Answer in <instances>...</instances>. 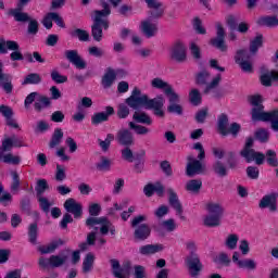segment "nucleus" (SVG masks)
Wrapping results in <instances>:
<instances>
[{
	"label": "nucleus",
	"mask_w": 278,
	"mask_h": 278,
	"mask_svg": "<svg viewBox=\"0 0 278 278\" xmlns=\"http://www.w3.org/2000/svg\"><path fill=\"white\" fill-rule=\"evenodd\" d=\"M0 88L5 91L7 94H12L14 85H12V76L3 73V63L0 61Z\"/></svg>",
	"instance_id": "nucleus-22"
},
{
	"label": "nucleus",
	"mask_w": 278,
	"mask_h": 278,
	"mask_svg": "<svg viewBox=\"0 0 278 278\" xmlns=\"http://www.w3.org/2000/svg\"><path fill=\"white\" fill-rule=\"evenodd\" d=\"M144 220H147V216L138 215L134 217L130 223L131 227H136L134 231V238L140 242H144V240H149L151 237V226H149V224L140 225V223H144Z\"/></svg>",
	"instance_id": "nucleus-7"
},
{
	"label": "nucleus",
	"mask_w": 278,
	"mask_h": 278,
	"mask_svg": "<svg viewBox=\"0 0 278 278\" xmlns=\"http://www.w3.org/2000/svg\"><path fill=\"white\" fill-rule=\"evenodd\" d=\"M110 264H111L113 276L115 278H127V276L129 275V269L131 268L129 263L121 266V262H118V260L112 258L110 260Z\"/></svg>",
	"instance_id": "nucleus-18"
},
{
	"label": "nucleus",
	"mask_w": 278,
	"mask_h": 278,
	"mask_svg": "<svg viewBox=\"0 0 278 278\" xmlns=\"http://www.w3.org/2000/svg\"><path fill=\"white\" fill-rule=\"evenodd\" d=\"M141 31L147 38H153L157 34V24L151 23V21L141 22Z\"/></svg>",
	"instance_id": "nucleus-30"
},
{
	"label": "nucleus",
	"mask_w": 278,
	"mask_h": 278,
	"mask_svg": "<svg viewBox=\"0 0 278 278\" xmlns=\"http://www.w3.org/2000/svg\"><path fill=\"white\" fill-rule=\"evenodd\" d=\"M144 157H147V151L144 150H141L140 153L134 154V157H132V162H135L134 170L135 173H137V175L144 173V163L147 162Z\"/></svg>",
	"instance_id": "nucleus-27"
},
{
	"label": "nucleus",
	"mask_w": 278,
	"mask_h": 278,
	"mask_svg": "<svg viewBox=\"0 0 278 278\" xmlns=\"http://www.w3.org/2000/svg\"><path fill=\"white\" fill-rule=\"evenodd\" d=\"M277 192H271L263 195V198L258 202L260 210H268L271 213L277 212Z\"/></svg>",
	"instance_id": "nucleus-15"
},
{
	"label": "nucleus",
	"mask_w": 278,
	"mask_h": 278,
	"mask_svg": "<svg viewBox=\"0 0 278 278\" xmlns=\"http://www.w3.org/2000/svg\"><path fill=\"white\" fill-rule=\"evenodd\" d=\"M165 97H167L168 101H169V105L173 104H177L179 103V94H177V92H175V90L172 87H167L165 89Z\"/></svg>",
	"instance_id": "nucleus-53"
},
{
	"label": "nucleus",
	"mask_w": 278,
	"mask_h": 278,
	"mask_svg": "<svg viewBox=\"0 0 278 278\" xmlns=\"http://www.w3.org/2000/svg\"><path fill=\"white\" fill-rule=\"evenodd\" d=\"M94 267V254L91 252L87 253L83 261V273L86 275Z\"/></svg>",
	"instance_id": "nucleus-43"
},
{
	"label": "nucleus",
	"mask_w": 278,
	"mask_h": 278,
	"mask_svg": "<svg viewBox=\"0 0 278 278\" xmlns=\"http://www.w3.org/2000/svg\"><path fill=\"white\" fill-rule=\"evenodd\" d=\"M0 114L5 118V126L10 127L11 129H18L21 130V126L18 122L14 118V110L9 105L1 104L0 105Z\"/></svg>",
	"instance_id": "nucleus-16"
},
{
	"label": "nucleus",
	"mask_w": 278,
	"mask_h": 278,
	"mask_svg": "<svg viewBox=\"0 0 278 278\" xmlns=\"http://www.w3.org/2000/svg\"><path fill=\"white\" fill-rule=\"evenodd\" d=\"M39 84H42V76L38 73H29L22 81V86H39Z\"/></svg>",
	"instance_id": "nucleus-36"
},
{
	"label": "nucleus",
	"mask_w": 278,
	"mask_h": 278,
	"mask_svg": "<svg viewBox=\"0 0 278 278\" xmlns=\"http://www.w3.org/2000/svg\"><path fill=\"white\" fill-rule=\"evenodd\" d=\"M63 207L67 214H72L76 220L84 216V206L81 203L77 202L76 199L70 198L65 200Z\"/></svg>",
	"instance_id": "nucleus-14"
},
{
	"label": "nucleus",
	"mask_w": 278,
	"mask_h": 278,
	"mask_svg": "<svg viewBox=\"0 0 278 278\" xmlns=\"http://www.w3.org/2000/svg\"><path fill=\"white\" fill-rule=\"evenodd\" d=\"M116 140L118 144L122 147H125L121 153H122V159L125 162H129L130 164L134 162V151H131V148L134 144V134L130 132L129 129H121L117 132Z\"/></svg>",
	"instance_id": "nucleus-4"
},
{
	"label": "nucleus",
	"mask_w": 278,
	"mask_h": 278,
	"mask_svg": "<svg viewBox=\"0 0 278 278\" xmlns=\"http://www.w3.org/2000/svg\"><path fill=\"white\" fill-rule=\"evenodd\" d=\"M170 60L178 64H184L188 60V53L186 52V45L180 40L175 41L169 50Z\"/></svg>",
	"instance_id": "nucleus-11"
},
{
	"label": "nucleus",
	"mask_w": 278,
	"mask_h": 278,
	"mask_svg": "<svg viewBox=\"0 0 278 278\" xmlns=\"http://www.w3.org/2000/svg\"><path fill=\"white\" fill-rule=\"evenodd\" d=\"M168 203L172 208L175 210L176 216H179L180 220H186V216H184V205H181V201L179 200V195L173 187L166 189Z\"/></svg>",
	"instance_id": "nucleus-12"
},
{
	"label": "nucleus",
	"mask_w": 278,
	"mask_h": 278,
	"mask_svg": "<svg viewBox=\"0 0 278 278\" xmlns=\"http://www.w3.org/2000/svg\"><path fill=\"white\" fill-rule=\"evenodd\" d=\"M72 38H78L80 42H88L90 40V33L86 29L76 28L70 33Z\"/></svg>",
	"instance_id": "nucleus-41"
},
{
	"label": "nucleus",
	"mask_w": 278,
	"mask_h": 278,
	"mask_svg": "<svg viewBox=\"0 0 278 278\" xmlns=\"http://www.w3.org/2000/svg\"><path fill=\"white\" fill-rule=\"evenodd\" d=\"M16 49V41L5 40V37L0 36V55H5L8 51Z\"/></svg>",
	"instance_id": "nucleus-39"
},
{
	"label": "nucleus",
	"mask_w": 278,
	"mask_h": 278,
	"mask_svg": "<svg viewBox=\"0 0 278 278\" xmlns=\"http://www.w3.org/2000/svg\"><path fill=\"white\" fill-rule=\"evenodd\" d=\"M251 53L247 49L237 50L235 55V62L240 66L243 73H253V63L250 62Z\"/></svg>",
	"instance_id": "nucleus-10"
},
{
	"label": "nucleus",
	"mask_w": 278,
	"mask_h": 278,
	"mask_svg": "<svg viewBox=\"0 0 278 278\" xmlns=\"http://www.w3.org/2000/svg\"><path fill=\"white\" fill-rule=\"evenodd\" d=\"M238 268H245L247 270H255V268H257V263H255L251 258H244L239 261Z\"/></svg>",
	"instance_id": "nucleus-62"
},
{
	"label": "nucleus",
	"mask_w": 278,
	"mask_h": 278,
	"mask_svg": "<svg viewBox=\"0 0 278 278\" xmlns=\"http://www.w3.org/2000/svg\"><path fill=\"white\" fill-rule=\"evenodd\" d=\"M96 168L101 172H108L110 168H112V161L105 156H102L101 161L96 164Z\"/></svg>",
	"instance_id": "nucleus-63"
},
{
	"label": "nucleus",
	"mask_w": 278,
	"mask_h": 278,
	"mask_svg": "<svg viewBox=\"0 0 278 278\" xmlns=\"http://www.w3.org/2000/svg\"><path fill=\"white\" fill-rule=\"evenodd\" d=\"M11 177H12V181L10 186L11 192L13 193L18 192L21 190V176L18 175V172L16 170L11 172Z\"/></svg>",
	"instance_id": "nucleus-49"
},
{
	"label": "nucleus",
	"mask_w": 278,
	"mask_h": 278,
	"mask_svg": "<svg viewBox=\"0 0 278 278\" xmlns=\"http://www.w3.org/2000/svg\"><path fill=\"white\" fill-rule=\"evenodd\" d=\"M50 77H51L52 81H54V84H66V81H68V76L60 74V72H58V70H53L50 73Z\"/></svg>",
	"instance_id": "nucleus-60"
},
{
	"label": "nucleus",
	"mask_w": 278,
	"mask_h": 278,
	"mask_svg": "<svg viewBox=\"0 0 278 278\" xmlns=\"http://www.w3.org/2000/svg\"><path fill=\"white\" fill-rule=\"evenodd\" d=\"M240 129H242V126L236 122L231 123L229 126V116L226 113H222L217 117V131L219 135L226 137L231 134L233 138H238Z\"/></svg>",
	"instance_id": "nucleus-6"
},
{
	"label": "nucleus",
	"mask_w": 278,
	"mask_h": 278,
	"mask_svg": "<svg viewBox=\"0 0 278 278\" xmlns=\"http://www.w3.org/2000/svg\"><path fill=\"white\" fill-rule=\"evenodd\" d=\"M186 247L187 250L190 251V255L185 260L189 275L192 278H198L199 275H201V270H203V263H201V258L199 257V254H197V243H194V241H189L186 243Z\"/></svg>",
	"instance_id": "nucleus-3"
},
{
	"label": "nucleus",
	"mask_w": 278,
	"mask_h": 278,
	"mask_svg": "<svg viewBox=\"0 0 278 278\" xmlns=\"http://www.w3.org/2000/svg\"><path fill=\"white\" fill-rule=\"evenodd\" d=\"M201 188H203V180L201 179H191L185 186V190L190 192V194H199Z\"/></svg>",
	"instance_id": "nucleus-35"
},
{
	"label": "nucleus",
	"mask_w": 278,
	"mask_h": 278,
	"mask_svg": "<svg viewBox=\"0 0 278 278\" xmlns=\"http://www.w3.org/2000/svg\"><path fill=\"white\" fill-rule=\"evenodd\" d=\"M254 142H255V139H254L253 137H248V138L245 139L244 147H243V149L240 151L241 157H249V154H250L252 151H255V149H253Z\"/></svg>",
	"instance_id": "nucleus-48"
},
{
	"label": "nucleus",
	"mask_w": 278,
	"mask_h": 278,
	"mask_svg": "<svg viewBox=\"0 0 278 278\" xmlns=\"http://www.w3.org/2000/svg\"><path fill=\"white\" fill-rule=\"evenodd\" d=\"M114 115V108L106 106L105 112L94 113L91 117V125H101V123H106L110 121V116Z\"/></svg>",
	"instance_id": "nucleus-26"
},
{
	"label": "nucleus",
	"mask_w": 278,
	"mask_h": 278,
	"mask_svg": "<svg viewBox=\"0 0 278 278\" xmlns=\"http://www.w3.org/2000/svg\"><path fill=\"white\" fill-rule=\"evenodd\" d=\"M104 223H108V218L90 216L86 219L85 225L92 229L96 225H104Z\"/></svg>",
	"instance_id": "nucleus-51"
},
{
	"label": "nucleus",
	"mask_w": 278,
	"mask_h": 278,
	"mask_svg": "<svg viewBox=\"0 0 278 278\" xmlns=\"http://www.w3.org/2000/svg\"><path fill=\"white\" fill-rule=\"evenodd\" d=\"M164 251V245L162 244H146L139 248L140 255H155Z\"/></svg>",
	"instance_id": "nucleus-34"
},
{
	"label": "nucleus",
	"mask_w": 278,
	"mask_h": 278,
	"mask_svg": "<svg viewBox=\"0 0 278 278\" xmlns=\"http://www.w3.org/2000/svg\"><path fill=\"white\" fill-rule=\"evenodd\" d=\"M243 157L248 164H251V162H255L257 166H262V164H264V161L266 160V154L253 150L248 154V156Z\"/></svg>",
	"instance_id": "nucleus-33"
},
{
	"label": "nucleus",
	"mask_w": 278,
	"mask_h": 278,
	"mask_svg": "<svg viewBox=\"0 0 278 278\" xmlns=\"http://www.w3.org/2000/svg\"><path fill=\"white\" fill-rule=\"evenodd\" d=\"M116 75H118V73H116L114 68L108 67L104 75L102 76L101 86L104 89L112 88V86H114V81H116Z\"/></svg>",
	"instance_id": "nucleus-28"
},
{
	"label": "nucleus",
	"mask_w": 278,
	"mask_h": 278,
	"mask_svg": "<svg viewBox=\"0 0 278 278\" xmlns=\"http://www.w3.org/2000/svg\"><path fill=\"white\" fill-rule=\"evenodd\" d=\"M215 264H219L220 266H229L231 264V258L227 253L222 252L214 258Z\"/></svg>",
	"instance_id": "nucleus-61"
},
{
	"label": "nucleus",
	"mask_w": 278,
	"mask_h": 278,
	"mask_svg": "<svg viewBox=\"0 0 278 278\" xmlns=\"http://www.w3.org/2000/svg\"><path fill=\"white\" fill-rule=\"evenodd\" d=\"M3 190H4L3 185L0 184V203L1 205H3V207H8L10 205V202L12 201V193L10 192L3 193Z\"/></svg>",
	"instance_id": "nucleus-58"
},
{
	"label": "nucleus",
	"mask_w": 278,
	"mask_h": 278,
	"mask_svg": "<svg viewBox=\"0 0 278 278\" xmlns=\"http://www.w3.org/2000/svg\"><path fill=\"white\" fill-rule=\"evenodd\" d=\"M60 247H64V240L62 239H54L47 245H38L37 251L41 255H49L51 253H55Z\"/></svg>",
	"instance_id": "nucleus-24"
},
{
	"label": "nucleus",
	"mask_w": 278,
	"mask_h": 278,
	"mask_svg": "<svg viewBox=\"0 0 278 278\" xmlns=\"http://www.w3.org/2000/svg\"><path fill=\"white\" fill-rule=\"evenodd\" d=\"M210 77H212V74L206 70H202L201 72L195 74L197 86H205L203 90L204 94H210V92H212V90H215V88H218V86H220V81H223V75L220 74H216V76L213 77L211 81Z\"/></svg>",
	"instance_id": "nucleus-5"
},
{
	"label": "nucleus",
	"mask_w": 278,
	"mask_h": 278,
	"mask_svg": "<svg viewBox=\"0 0 278 278\" xmlns=\"http://www.w3.org/2000/svg\"><path fill=\"white\" fill-rule=\"evenodd\" d=\"M251 116L254 123H270L273 131H278V109L265 112L264 105L252 108Z\"/></svg>",
	"instance_id": "nucleus-2"
},
{
	"label": "nucleus",
	"mask_w": 278,
	"mask_h": 278,
	"mask_svg": "<svg viewBox=\"0 0 278 278\" xmlns=\"http://www.w3.org/2000/svg\"><path fill=\"white\" fill-rule=\"evenodd\" d=\"M254 138L262 144H266V142L270 140V134L266 130V128H258L254 132Z\"/></svg>",
	"instance_id": "nucleus-46"
},
{
	"label": "nucleus",
	"mask_w": 278,
	"mask_h": 278,
	"mask_svg": "<svg viewBox=\"0 0 278 278\" xmlns=\"http://www.w3.org/2000/svg\"><path fill=\"white\" fill-rule=\"evenodd\" d=\"M24 9H11L9 11L10 16H13L14 21H16V23H28V21H30V16L28 13L23 12Z\"/></svg>",
	"instance_id": "nucleus-32"
},
{
	"label": "nucleus",
	"mask_w": 278,
	"mask_h": 278,
	"mask_svg": "<svg viewBox=\"0 0 278 278\" xmlns=\"http://www.w3.org/2000/svg\"><path fill=\"white\" fill-rule=\"evenodd\" d=\"M68 261L66 255L52 254L49 257L40 256L38 258V266L40 270H49V268H61Z\"/></svg>",
	"instance_id": "nucleus-9"
},
{
	"label": "nucleus",
	"mask_w": 278,
	"mask_h": 278,
	"mask_svg": "<svg viewBox=\"0 0 278 278\" xmlns=\"http://www.w3.org/2000/svg\"><path fill=\"white\" fill-rule=\"evenodd\" d=\"M220 216L218 215H207L204 218L205 227H218L220 225Z\"/></svg>",
	"instance_id": "nucleus-56"
},
{
	"label": "nucleus",
	"mask_w": 278,
	"mask_h": 278,
	"mask_svg": "<svg viewBox=\"0 0 278 278\" xmlns=\"http://www.w3.org/2000/svg\"><path fill=\"white\" fill-rule=\"evenodd\" d=\"M1 160L4 164H12L13 166H18V164H21V156L13 155L12 153L2 155Z\"/></svg>",
	"instance_id": "nucleus-55"
},
{
	"label": "nucleus",
	"mask_w": 278,
	"mask_h": 278,
	"mask_svg": "<svg viewBox=\"0 0 278 278\" xmlns=\"http://www.w3.org/2000/svg\"><path fill=\"white\" fill-rule=\"evenodd\" d=\"M265 157L268 166H271L273 168H277L278 160H277V152H275V150H267L265 153Z\"/></svg>",
	"instance_id": "nucleus-52"
},
{
	"label": "nucleus",
	"mask_w": 278,
	"mask_h": 278,
	"mask_svg": "<svg viewBox=\"0 0 278 278\" xmlns=\"http://www.w3.org/2000/svg\"><path fill=\"white\" fill-rule=\"evenodd\" d=\"M35 190L37 192V197H42L47 190H49V182L47 179L42 178L37 181V185L35 187Z\"/></svg>",
	"instance_id": "nucleus-54"
},
{
	"label": "nucleus",
	"mask_w": 278,
	"mask_h": 278,
	"mask_svg": "<svg viewBox=\"0 0 278 278\" xmlns=\"http://www.w3.org/2000/svg\"><path fill=\"white\" fill-rule=\"evenodd\" d=\"M147 7L149 8V20L157 21V18H162L164 16V9L162 8V2L160 0H144Z\"/></svg>",
	"instance_id": "nucleus-17"
},
{
	"label": "nucleus",
	"mask_w": 278,
	"mask_h": 278,
	"mask_svg": "<svg viewBox=\"0 0 278 278\" xmlns=\"http://www.w3.org/2000/svg\"><path fill=\"white\" fill-rule=\"evenodd\" d=\"M63 138L64 131L62 130V128H55L49 142L50 149H55V147H60V144H62Z\"/></svg>",
	"instance_id": "nucleus-38"
},
{
	"label": "nucleus",
	"mask_w": 278,
	"mask_h": 278,
	"mask_svg": "<svg viewBox=\"0 0 278 278\" xmlns=\"http://www.w3.org/2000/svg\"><path fill=\"white\" fill-rule=\"evenodd\" d=\"M151 86L152 88H157V90H163L164 92H166V88L172 87L168 83L164 81L160 77L153 78L151 81Z\"/></svg>",
	"instance_id": "nucleus-57"
},
{
	"label": "nucleus",
	"mask_w": 278,
	"mask_h": 278,
	"mask_svg": "<svg viewBox=\"0 0 278 278\" xmlns=\"http://www.w3.org/2000/svg\"><path fill=\"white\" fill-rule=\"evenodd\" d=\"M34 108L35 112H42L47 108H51V98L39 94L37 101L34 103Z\"/></svg>",
	"instance_id": "nucleus-37"
},
{
	"label": "nucleus",
	"mask_w": 278,
	"mask_h": 278,
	"mask_svg": "<svg viewBox=\"0 0 278 278\" xmlns=\"http://www.w3.org/2000/svg\"><path fill=\"white\" fill-rule=\"evenodd\" d=\"M226 23L232 31L237 30L239 34H247V31H249V24L247 22H241L238 24V18L233 15H228L226 17Z\"/></svg>",
	"instance_id": "nucleus-23"
},
{
	"label": "nucleus",
	"mask_w": 278,
	"mask_h": 278,
	"mask_svg": "<svg viewBox=\"0 0 278 278\" xmlns=\"http://www.w3.org/2000/svg\"><path fill=\"white\" fill-rule=\"evenodd\" d=\"M165 191L166 189L161 181H156L155 184L150 182L143 187V193L148 197V199H151V197H153L154 194L162 199Z\"/></svg>",
	"instance_id": "nucleus-19"
},
{
	"label": "nucleus",
	"mask_w": 278,
	"mask_h": 278,
	"mask_svg": "<svg viewBox=\"0 0 278 278\" xmlns=\"http://www.w3.org/2000/svg\"><path fill=\"white\" fill-rule=\"evenodd\" d=\"M201 173H203V163L197 159L188 157L186 167L187 177H194V175H201Z\"/></svg>",
	"instance_id": "nucleus-21"
},
{
	"label": "nucleus",
	"mask_w": 278,
	"mask_h": 278,
	"mask_svg": "<svg viewBox=\"0 0 278 278\" xmlns=\"http://www.w3.org/2000/svg\"><path fill=\"white\" fill-rule=\"evenodd\" d=\"M14 148V142L12 141V138H5L2 141V146L0 147V160L1 157H3V153L8 152V151H12V149Z\"/></svg>",
	"instance_id": "nucleus-64"
},
{
	"label": "nucleus",
	"mask_w": 278,
	"mask_h": 278,
	"mask_svg": "<svg viewBox=\"0 0 278 278\" xmlns=\"http://www.w3.org/2000/svg\"><path fill=\"white\" fill-rule=\"evenodd\" d=\"M28 242L30 244H38V223H31L28 226Z\"/></svg>",
	"instance_id": "nucleus-42"
},
{
	"label": "nucleus",
	"mask_w": 278,
	"mask_h": 278,
	"mask_svg": "<svg viewBox=\"0 0 278 278\" xmlns=\"http://www.w3.org/2000/svg\"><path fill=\"white\" fill-rule=\"evenodd\" d=\"M260 81L262 86H265V88H270V86H273V81H278V72L271 71L262 74Z\"/></svg>",
	"instance_id": "nucleus-31"
},
{
	"label": "nucleus",
	"mask_w": 278,
	"mask_h": 278,
	"mask_svg": "<svg viewBox=\"0 0 278 278\" xmlns=\"http://www.w3.org/2000/svg\"><path fill=\"white\" fill-rule=\"evenodd\" d=\"M128 127L137 134V136H146V134H149V128L147 126L137 125L134 122H129Z\"/></svg>",
	"instance_id": "nucleus-59"
},
{
	"label": "nucleus",
	"mask_w": 278,
	"mask_h": 278,
	"mask_svg": "<svg viewBox=\"0 0 278 278\" xmlns=\"http://www.w3.org/2000/svg\"><path fill=\"white\" fill-rule=\"evenodd\" d=\"M210 45L211 47L218 49V51H222V53L227 51V43H225V28L223 27V24H216V37L210 40Z\"/></svg>",
	"instance_id": "nucleus-13"
},
{
	"label": "nucleus",
	"mask_w": 278,
	"mask_h": 278,
	"mask_svg": "<svg viewBox=\"0 0 278 278\" xmlns=\"http://www.w3.org/2000/svg\"><path fill=\"white\" fill-rule=\"evenodd\" d=\"M256 25H258V27H277V15H263L257 18Z\"/></svg>",
	"instance_id": "nucleus-29"
},
{
	"label": "nucleus",
	"mask_w": 278,
	"mask_h": 278,
	"mask_svg": "<svg viewBox=\"0 0 278 278\" xmlns=\"http://www.w3.org/2000/svg\"><path fill=\"white\" fill-rule=\"evenodd\" d=\"M213 170L218 177H227L229 173L227 165H225L220 160L215 161V164H213Z\"/></svg>",
	"instance_id": "nucleus-44"
},
{
	"label": "nucleus",
	"mask_w": 278,
	"mask_h": 278,
	"mask_svg": "<svg viewBox=\"0 0 278 278\" xmlns=\"http://www.w3.org/2000/svg\"><path fill=\"white\" fill-rule=\"evenodd\" d=\"M132 118H134V121H136V123H141L142 125H152L153 124L151 116H149L147 113L135 112L132 115Z\"/></svg>",
	"instance_id": "nucleus-50"
},
{
	"label": "nucleus",
	"mask_w": 278,
	"mask_h": 278,
	"mask_svg": "<svg viewBox=\"0 0 278 278\" xmlns=\"http://www.w3.org/2000/svg\"><path fill=\"white\" fill-rule=\"evenodd\" d=\"M102 10H94L91 25V36L96 42H101L103 40V29L108 31L110 29V21L105 20L110 14H112V9L106 1L101 2Z\"/></svg>",
	"instance_id": "nucleus-1"
},
{
	"label": "nucleus",
	"mask_w": 278,
	"mask_h": 278,
	"mask_svg": "<svg viewBox=\"0 0 278 278\" xmlns=\"http://www.w3.org/2000/svg\"><path fill=\"white\" fill-rule=\"evenodd\" d=\"M65 58L66 60H68V62H71V64L76 66V68H79V70L86 68V61L81 59L77 50H66Z\"/></svg>",
	"instance_id": "nucleus-25"
},
{
	"label": "nucleus",
	"mask_w": 278,
	"mask_h": 278,
	"mask_svg": "<svg viewBox=\"0 0 278 278\" xmlns=\"http://www.w3.org/2000/svg\"><path fill=\"white\" fill-rule=\"evenodd\" d=\"M141 94L142 91L138 87H135L131 94L125 100L126 105L131 108V110H140V108H144L147 110L150 101L149 96Z\"/></svg>",
	"instance_id": "nucleus-8"
},
{
	"label": "nucleus",
	"mask_w": 278,
	"mask_h": 278,
	"mask_svg": "<svg viewBox=\"0 0 278 278\" xmlns=\"http://www.w3.org/2000/svg\"><path fill=\"white\" fill-rule=\"evenodd\" d=\"M261 47H264V35L258 34L250 41V53H257L260 51Z\"/></svg>",
	"instance_id": "nucleus-40"
},
{
	"label": "nucleus",
	"mask_w": 278,
	"mask_h": 278,
	"mask_svg": "<svg viewBox=\"0 0 278 278\" xmlns=\"http://www.w3.org/2000/svg\"><path fill=\"white\" fill-rule=\"evenodd\" d=\"M164 98L162 96H157L156 98L150 99L148 102V106L146 110H154V116H159V118H164Z\"/></svg>",
	"instance_id": "nucleus-20"
},
{
	"label": "nucleus",
	"mask_w": 278,
	"mask_h": 278,
	"mask_svg": "<svg viewBox=\"0 0 278 278\" xmlns=\"http://www.w3.org/2000/svg\"><path fill=\"white\" fill-rule=\"evenodd\" d=\"M189 101L191 105H201V103H203V97L201 96V91H199V89H191V91L189 92Z\"/></svg>",
	"instance_id": "nucleus-47"
},
{
	"label": "nucleus",
	"mask_w": 278,
	"mask_h": 278,
	"mask_svg": "<svg viewBox=\"0 0 278 278\" xmlns=\"http://www.w3.org/2000/svg\"><path fill=\"white\" fill-rule=\"evenodd\" d=\"M206 211L208 212V214L211 216H219L223 217V206L218 203H214V202H208L206 204Z\"/></svg>",
	"instance_id": "nucleus-45"
}]
</instances>
